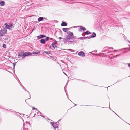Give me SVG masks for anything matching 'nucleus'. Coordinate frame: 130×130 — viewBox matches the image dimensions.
I'll return each mask as SVG.
<instances>
[{"mask_svg":"<svg viewBox=\"0 0 130 130\" xmlns=\"http://www.w3.org/2000/svg\"><path fill=\"white\" fill-rule=\"evenodd\" d=\"M7 30L6 28H4L0 30V36H3L4 34L7 33Z\"/></svg>","mask_w":130,"mask_h":130,"instance_id":"nucleus-1","label":"nucleus"},{"mask_svg":"<svg viewBox=\"0 0 130 130\" xmlns=\"http://www.w3.org/2000/svg\"><path fill=\"white\" fill-rule=\"evenodd\" d=\"M4 25L7 29L10 30L13 27V25L11 23H10L9 25L7 23H6Z\"/></svg>","mask_w":130,"mask_h":130,"instance_id":"nucleus-2","label":"nucleus"},{"mask_svg":"<svg viewBox=\"0 0 130 130\" xmlns=\"http://www.w3.org/2000/svg\"><path fill=\"white\" fill-rule=\"evenodd\" d=\"M67 34H68L67 37V38L69 40L70 39H72L73 37V33L69 31L67 32Z\"/></svg>","mask_w":130,"mask_h":130,"instance_id":"nucleus-3","label":"nucleus"},{"mask_svg":"<svg viewBox=\"0 0 130 130\" xmlns=\"http://www.w3.org/2000/svg\"><path fill=\"white\" fill-rule=\"evenodd\" d=\"M50 124L54 128H57L58 126V124L56 123L55 122H54L53 123L51 122H50Z\"/></svg>","mask_w":130,"mask_h":130,"instance_id":"nucleus-4","label":"nucleus"},{"mask_svg":"<svg viewBox=\"0 0 130 130\" xmlns=\"http://www.w3.org/2000/svg\"><path fill=\"white\" fill-rule=\"evenodd\" d=\"M24 53L22 52L19 53L18 54V56L20 57H23V58L24 57L26 56V55Z\"/></svg>","mask_w":130,"mask_h":130,"instance_id":"nucleus-5","label":"nucleus"},{"mask_svg":"<svg viewBox=\"0 0 130 130\" xmlns=\"http://www.w3.org/2000/svg\"><path fill=\"white\" fill-rule=\"evenodd\" d=\"M85 53L81 51L78 53L79 56H82V57H84L85 56Z\"/></svg>","mask_w":130,"mask_h":130,"instance_id":"nucleus-6","label":"nucleus"},{"mask_svg":"<svg viewBox=\"0 0 130 130\" xmlns=\"http://www.w3.org/2000/svg\"><path fill=\"white\" fill-rule=\"evenodd\" d=\"M57 42L56 43H53L51 45L50 47L51 48L53 47V48H55V47H56V44H57Z\"/></svg>","mask_w":130,"mask_h":130,"instance_id":"nucleus-7","label":"nucleus"},{"mask_svg":"<svg viewBox=\"0 0 130 130\" xmlns=\"http://www.w3.org/2000/svg\"><path fill=\"white\" fill-rule=\"evenodd\" d=\"M78 27H80L81 28L79 29V31L81 32L82 31V30H83V31H84L86 30V29L84 27H83L81 26H78Z\"/></svg>","mask_w":130,"mask_h":130,"instance_id":"nucleus-8","label":"nucleus"},{"mask_svg":"<svg viewBox=\"0 0 130 130\" xmlns=\"http://www.w3.org/2000/svg\"><path fill=\"white\" fill-rule=\"evenodd\" d=\"M63 41L64 43L66 42H67L68 41L69 39L67 37L66 38H63Z\"/></svg>","mask_w":130,"mask_h":130,"instance_id":"nucleus-9","label":"nucleus"},{"mask_svg":"<svg viewBox=\"0 0 130 130\" xmlns=\"http://www.w3.org/2000/svg\"><path fill=\"white\" fill-rule=\"evenodd\" d=\"M92 36H90V38H92L93 37H96V34L94 32H93L92 34Z\"/></svg>","mask_w":130,"mask_h":130,"instance_id":"nucleus-10","label":"nucleus"},{"mask_svg":"<svg viewBox=\"0 0 130 130\" xmlns=\"http://www.w3.org/2000/svg\"><path fill=\"white\" fill-rule=\"evenodd\" d=\"M43 20V18L42 17H40L38 19V20L39 22H40Z\"/></svg>","mask_w":130,"mask_h":130,"instance_id":"nucleus-11","label":"nucleus"},{"mask_svg":"<svg viewBox=\"0 0 130 130\" xmlns=\"http://www.w3.org/2000/svg\"><path fill=\"white\" fill-rule=\"evenodd\" d=\"M46 36L44 35H41L39 36H38L37 37V38L38 39H40V38H42L45 37Z\"/></svg>","mask_w":130,"mask_h":130,"instance_id":"nucleus-12","label":"nucleus"},{"mask_svg":"<svg viewBox=\"0 0 130 130\" xmlns=\"http://www.w3.org/2000/svg\"><path fill=\"white\" fill-rule=\"evenodd\" d=\"M61 25L62 26H66L67 25V24L65 22H62L61 24Z\"/></svg>","mask_w":130,"mask_h":130,"instance_id":"nucleus-13","label":"nucleus"},{"mask_svg":"<svg viewBox=\"0 0 130 130\" xmlns=\"http://www.w3.org/2000/svg\"><path fill=\"white\" fill-rule=\"evenodd\" d=\"M40 42L43 44H45V40L43 39H42L40 40Z\"/></svg>","mask_w":130,"mask_h":130,"instance_id":"nucleus-14","label":"nucleus"},{"mask_svg":"<svg viewBox=\"0 0 130 130\" xmlns=\"http://www.w3.org/2000/svg\"><path fill=\"white\" fill-rule=\"evenodd\" d=\"M24 54H25L26 56L30 55H32L31 53H30V52L25 53Z\"/></svg>","mask_w":130,"mask_h":130,"instance_id":"nucleus-15","label":"nucleus"},{"mask_svg":"<svg viewBox=\"0 0 130 130\" xmlns=\"http://www.w3.org/2000/svg\"><path fill=\"white\" fill-rule=\"evenodd\" d=\"M5 4V3L4 1H2L0 2V5L1 6H3Z\"/></svg>","mask_w":130,"mask_h":130,"instance_id":"nucleus-16","label":"nucleus"},{"mask_svg":"<svg viewBox=\"0 0 130 130\" xmlns=\"http://www.w3.org/2000/svg\"><path fill=\"white\" fill-rule=\"evenodd\" d=\"M63 30L64 32H66L67 31H68L69 30V28H63L62 29Z\"/></svg>","mask_w":130,"mask_h":130,"instance_id":"nucleus-17","label":"nucleus"},{"mask_svg":"<svg viewBox=\"0 0 130 130\" xmlns=\"http://www.w3.org/2000/svg\"><path fill=\"white\" fill-rule=\"evenodd\" d=\"M44 52L46 54H48L50 53V51H44Z\"/></svg>","mask_w":130,"mask_h":130,"instance_id":"nucleus-18","label":"nucleus"},{"mask_svg":"<svg viewBox=\"0 0 130 130\" xmlns=\"http://www.w3.org/2000/svg\"><path fill=\"white\" fill-rule=\"evenodd\" d=\"M40 53V52L39 51H38V52H33L32 53L33 54H37L38 53Z\"/></svg>","mask_w":130,"mask_h":130,"instance_id":"nucleus-19","label":"nucleus"},{"mask_svg":"<svg viewBox=\"0 0 130 130\" xmlns=\"http://www.w3.org/2000/svg\"><path fill=\"white\" fill-rule=\"evenodd\" d=\"M85 34L88 35L91 34V33L87 31L85 33Z\"/></svg>","mask_w":130,"mask_h":130,"instance_id":"nucleus-20","label":"nucleus"},{"mask_svg":"<svg viewBox=\"0 0 130 130\" xmlns=\"http://www.w3.org/2000/svg\"><path fill=\"white\" fill-rule=\"evenodd\" d=\"M6 45L5 44H4L3 45V46L2 47L4 48H6Z\"/></svg>","mask_w":130,"mask_h":130,"instance_id":"nucleus-21","label":"nucleus"},{"mask_svg":"<svg viewBox=\"0 0 130 130\" xmlns=\"http://www.w3.org/2000/svg\"><path fill=\"white\" fill-rule=\"evenodd\" d=\"M90 38V36L89 37H84V39H89Z\"/></svg>","mask_w":130,"mask_h":130,"instance_id":"nucleus-22","label":"nucleus"},{"mask_svg":"<svg viewBox=\"0 0 130 130\" xmlns=\"http://www.w3.org/2000/svg\"><path fill=\"white\" fill-rule=\"evenodd\" d=\"M73 42H74L73 41H69L68 42V44H71V43H73Z\"/></svg>","mask_w":130,"mask_h":130,"instance_id":"nucleus-23","label":"nucleus"},{"mask_svg":"<svg viewBox=\"0 0 130 130\" xmlns=\"http://www.w3.org/2000/svg\"><path fill=\"white\" fill-rule=\"evenodd\" d=\"M49 38L48 37H47L45 39V40L46 41H48L49 40Z\"/></svg>","mask_w":130,"mask_h":130,"instance_id":"nucleus-24","label":"nucleus"},{"mask_svg":"<svg viewBox=\"0 0 130 130\" xmlns=\"http://www.w3.org/2000/svg\"><path fill=\"white\" fill-rule=\"evenodd\" d=\"M67 50H68L70 51L71 52H73L74 51L72 49H67Z\"/></svg>","mask_w":130,"mask_h":130,"instance_id":"nucleus-25","label":"nucleus"},{"mask_svg":"<svg viewBox=\"0 0 130 130\" xmlns=\"http://www.w3.org/2000/svg\"><path fill=\"white\" fill-rule=\"evenodd\" d=\"M80 39H81V40H82L83 39H84V37H81L79 38Z\"/></svg>","mask_w":130,"mask_h":130,"instance_id":"nucleus-26","label":"nucleus"},{"mask_svg":"<svg viewBox=\"0 0 130 130\" xmlns=\"http://www.w3.org/2000/svg\"><path fill=\"white\" fill-rule=\"evenodd\" d=\"M13 65L14 68V67L15 65V64L14 63H13Z\"/></svg>","mask_w":130,"mask_h":130,"instance_id":"nucleus-27","label":"nucleus"},{"mask_svg":"<svg viewBox=\"0 0 130 130\" xmlns=\"http://www.w3.org/2000/svg\"><path fill=\"white\" fill-rule=\"evenodd\" d=\"M59 38L60 39V40L61 39H63V38H62L61 37H59Z\"/></svg>","mask_w":130,"mask_h":130,"instance_id":"nucleus-28","label":"nucleus"},{"mask_svg":"<svg viewBox=\"0 0 130 130\" xmlns=\"http://www.w3.org/2000/svg\"><path fill=\"white\" fill-rule=\"evenodd\" d=\"M32 109H33V110H34L35 109H36V110H37V109L36 108H35V107L33 108Z\"/></svg>","mask_w":130,"mask_h":130,"instance_id":"nucleus-29","label":"nucleus"},{"mask_svg":"<svg viewBox=\"0 0 130 130\" xmlns=\"http://www.w3.org/2000/svg\"><path fill=\"white\" fill-rule=\"evenodd\" d=\"M119 55H116L115 56V57H114L115 58V57H117V56H119Z\"/></svg>","mask_w":130,"mask_h":130,"instance_id":"nucleus-30","label":"nucleus"},{"mask_svg":"<svg viewBox=\"0 0 130 130\" xmlns=\"http://www.w3.org/2000/svg\"><path fill=\"white\" fill-rule=\"evenodd\" d=\"M109 49H113V47H110L109 48Z\"/></svg>","mask_w":130,"mask_h":130,"instance_id":"nucleus-31","label":"nucleus"},{"mask_svg":"<svg viewBox=\"0 0 130 130\" xmlns=\"http://www.w3.org/2000/svg\"><path fill=\"white\" fill-rule=\"evenodd\" d=\"M128 66L130 67V63H129L128 64Z\"/></svg>","mask_w":130,"mask_h":130,"instance_id":"nucleus-32","label":"nucleus"},{"mask_svg":"<svg viewBox=\"0 0 130 130\" xmlns=\"http://www.w3.org/2000/svg\"><path fill=\"white\" fill-rule=\"evenodd\" d=\"M114 51V52H116L117 51V50H115L114 51Z\"/></svg>","mask_w":130,"mask_h":130,"instance_id":"nucleus-33","label":"nucleus"},{"mask_svg":"<svg viewBox=\"0 0 130 130\" xmlns=\"http://www.w3.org/2000/svg\"><path fill=\"white\" fill-rule=\"evenodd\" d=\"M29 95H30V97H29V99H30V98H31V96L30 95V94H29Z\"/></svg>","mask_w":130,"mask_h":130,"instance_id":"nucleus-34","label":"nucleus"},{"mask_svg":"<svg viewBox=\"0 0 130 130\" xmlns=\"http://www.w3.org/2000/svg\"><path fill=\"white\" fill-rule=\"evenodd\" d=\"M36 113L37 114H38L39 113L38 112H37Z\"/></svg>","mask_w":130,"mask_h":130,"instance_id":"nucleus-35","label":"nucleus"},{"mask_svg":"<svg viewBox=\"0 0 130 130\" xmlns=\"http://www.w3.org/2000/svg\"><path fill=\"white\" fill-rule=\"evenodd\" d=\"M84 33H83V34H82V36H85V35H84Z\"/></svg>","mask_w":130,"mask_h":130,"instance_id":"nucleus-36","label":"nucleus"},{"mask_svg":"<svg viewBox=\"0 0 130 130\" xmlns=\"http://www.w3.org/2000/svg\"><path fill=\"white\" fill-rule=\"evenodd\" d=\"M28 99H26V100H25V101H26V100H28Z\"/></svg>","mask_w":130,"mask_h":130,"instance_id":"nucleus-37","label":"nucleus"},{"mask_svg":"<svg viewBox=\"0 0 130 130\" xmlns=\"http://www.w3.org/2000/svg\"><path fill=\"white\" fill-rule=\"evenodd\" d=\"M2 38L1 37H0V40H1V39Z\"/></svg>","mask_w":130,"mask_h":130,"instance_id":"nucleus-38","label":"nucleus"},{"mask_svg":"<svg viewBox=\"0 0 130 130\" xmlns=\"http://www.w3.org/2000/svg\"><path fill=\"white\" fill-rule=\"evenodd\" d=\"M129 47L130 48V45H129Z\"/></svg>","mask_w":130,"mask_h":130,"instance_id":"nucleus-39","label":"nucleus"}]
</instances>
